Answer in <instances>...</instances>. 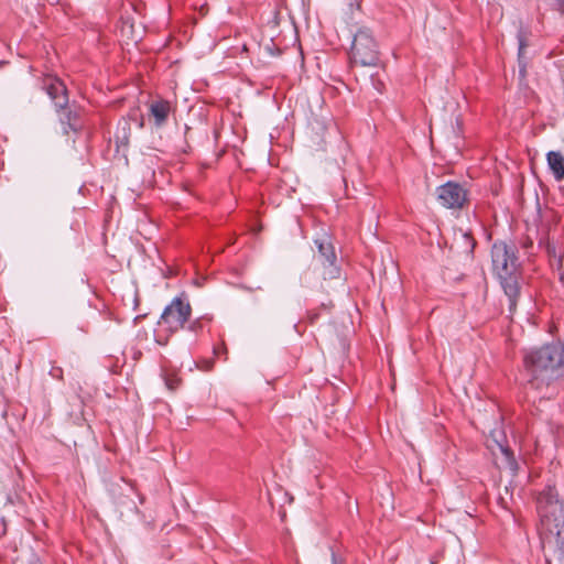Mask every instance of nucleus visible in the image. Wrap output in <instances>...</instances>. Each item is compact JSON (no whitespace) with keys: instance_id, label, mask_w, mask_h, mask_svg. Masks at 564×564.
I'll return each instance as SVG.
<instances>
[{"instance_id":"obj_1","label":"nucleus","mask_w":564,"mask_h":564,"mask_svg":"<svg viewBox=\"0 0 564 564\" xmlns=\"http://www.w3.org/2000/svg\"><path fill=\"white\" fill-rule=\"evenodd\" d=\"M527 388L541 390L564 377V343L555 341L525 352Z\"/></svg>"},{"instance_id":"obj_2","label":"nucleus","mask_w":564,"mask_h":564,"mask_svg":"<svg viewBox=\"0 0 564 564\" xmlns=\"http://www.w3.org/2000/svg\"><path fill=\"white\" fill-rule=\"evenodd\" d=\"M492 270L496 273L505 295L508 297V310L513 314L521 295V263L518 247L513 242L497 240L491 247Z\"/></svg>"},{"instance_id":"obj_3","label":"nucleus","mask_w":564,"mask_h":564,"mask_svg":"<svg viewBox=\"0 0 564 564\" xmlns=\"http://www.w3.org/2000/svg\"><path fill=\"white\" fill-rule=\"evenodd\" d=\"M44 89L52 99L56 112L59 113L64 134H68L69 131H80L83 128L80 111L76 105H69L65 84L58 78H50L45 82Z\"/></svg>"},{"instance_id":"obj_4","label":"nucleus","mask_w":564,"mask_h":564,"mask_svg":"<svg viewBox=\"0 0 564 564\" xmlns=\"http://www.w3.org/2000/svg\"><path fill=\"white\" fill-rule=\"evenodd\" d=\"M349 59L351 65L377 66L379 64V44L369 28L361 26L354 33Z\"/></svg>"},{"instance_id":"obj_5","label":"nucleus","mask_w":564,"mask_h":564,"mask_svg":"<svg viewBox=\"0 0 564 564\" xmlns=\"http://www.w3.org/2000/svg\"><path fill=\"white\" fill-rule=\"evenodd\" d=\"M192 314L191 304L177 296L165 306L163 310L158 325H164L169 332V336L185 328V324L188 322Z\"/></svg>"},{"instance_id":"obj_6","label":"nucleus","mask_w":564,"mask_h":564,"mask_svg":"<svg viewBox=\"0 0 564 564\" xmlns=\"http://www.w3.org/2000/svg\"><path fill=\"white\" fill-rule=\"evenodd\" d=\"M536 506L542 518V522L550 520V518H557L560 509H564V503L558 500V494L554 486L547 485L536 498Z\"/></svg>"},{"instance_id":"obj_7","label":"nucleus","mask_w":564,"mask_h":564,"mask_svg":"<svg viewBox=\"0 0 564 564\" xmlns=\"http://www.w3.org/2000/svg\"><path fill=\"white\" fill-rule=\"evenodd\" d=\"M440 204L446 208H462L467 199L466 189L456 182H447L436 188Z\"/></svg>"},{"instance_id":"obj_8","label":"nucleus","mask_w":564,"mask_h":564,"mask_svg":"<svg viewBox=\"0 0 564 564\" xmlns=\"http://www.w3.org/2000/svg\"><path fill=\"white\" fill-rule=\"evenodd\" d=\"M315 243L318 249V259L324 267V278L338 279L340 269L336 264L337 256L334 246L327 239H316Z\"/></svg>"},{"instance_id":"obj_9","label":"nucleus","mask_w":564,"mask_h":564,"mask_svg":"<svg viewBox=\"0 0 564 564\" xmlns=\"http://www.w3.org/2000/svg\"><path fill=\"white\" fill-rule=\"evenodd\" d=\"M492 441L497 444L501 452V468L510 471L511 476H516L519 469V464L514 457L512 449L505 444L506 435L502 431L494 430L490 432Z\"/></svg>"},{"instance_id":"obj_10","label":"nucleus","mask_w":564,"mask_h":564,"mask_svg":"<svg viewBox=\"0 0 564 564\" xmlns=\"http://www.w3.org/2000/svg\"><path fill=\"white\" fill-rule=\"evenodd\" d=\"M557 508L560 509L557 518H550L543 524L550 534L554 536L555 553L557 558L564 564V509L562 507Z\"/></svg>"},{"instance_id":"obj_11","label":"nucleus","mask_w":564,"mask_h":564,"mask_svg":"<svg viewBox=\"0 0 564 564\" xmlns=\"http://www.w3.org/2000/svg\"><path fill=\"white\" fill-rule=\"evenodd\" d=\"M131 119L132 117H122L117 123L115 132V142L117 151H119L120 149L126 151L129 147L131 137Z\"/></svg>"},{"instance_id":"obj_12","label":"nucleus","mask_w":564,"mask_h":564,"mask_svg":"<svg viewBox=\"0 0 564 564\" xmlns=\"http://www.w3.org/2000/svg\"><path fill=\"white\" fill-rule=\"evenodd\" d=\"M170 110V102L163 99L155 100L150 105V117L154 119L156 127L165 124Z\"/></svg>"},{"instance_id":"obj_13","label":"nucleus","mask_w":564,"mask_h":564,"mask_svg":"<svg viewBox=\"0 0 564 564\" xmlns=\"http://www.w3.org/2000/svg\"><path fill=\"white\" fill-rule=\"evenodd\" d=\"M547 165L556 181L564 178V156L556 151H550L546 154Z\"/></svg>"},{"instance_id":"obj_14","label":"nucleus","mask_w":564,"mask_h":564,"mask_svg":"<svg viewBox=\"0 0 564 564\" xmlns=\"http://www.w3.org/2000/svg\"><path fill=\"white\" fill-rule=\"evenodd\" d=\"M462 242L464 243L465 246V252L467 256H473L474 254V250H475V247L477 245V241L475 240V238L471 236L470 232H463L462 234Z\"/></svg>"},{"instance_id":"obj_15","label":"nucleus","mask_w":564,"mask_h":564,"mask_svg":"<svg viewBox=\"0 0 564 564\" xmlns=\"http://www.w3.org/2000/svg\"><path fill=\"white\" fill-rule=\"evenodd\" d=\"M518 44H519V47H518V58H523L524 57V50L528 46V41H527V37H525V35H524V33L522 31H520L518 33Z\"/></svg>"},{"instance_id":"obj_16","label":"nucleus","mask_w":564,"mask_h":564,"mask_svg":"<svg viewBox=\"0 0 564 564\" xmlns=\"http://www.w3.org/2000/svg\"><path fill=\"white\" fill-rule=\"evenodd\" d=\"M186 328L189 330V332H193L195 334H197L198 332H200L203 329V322L200 318H197L193 322H191Z\"/></svg>"},{"instance_id":"obj_17","label":"nucleus","mask_w":564,"mask_h":564,"mask_svg":"<svg viewBox=\"0 0 564 564\" xmlns=\"http://www.w3.org/2000/svg\"><path fill=\"white\" fill-rule=\"evenodd\" d=\"M551 265L558 272L561 269H564V259L563 254H560L557 258L550 260Z\"/></svg>"},{"instance_id":"obj_18","label":"nucleus","mask_w":564,"mask_h":564,"mask_svg":"<svg viewBox=\"0 0 564 564\" xmlns=\"http://www.w3.org/2000/svg\"><path fill=\"white\" fill-rule=\"evenodd\" d=\"M546 252L551 259L557 258L561 253H557L556 247L550 242L546 243Z\"/></svg>"},{"instance_id":"obj_19","label":"nucleus","mask_w":564,"mask_h":564,"mask_svg":"<svg viewBox=\"0 0 564 564\" xmlns=\"http://www.w3.org/2000/svg\"><path fill=\"white\" fill-rule=\"evenodd\" d=\"M50 375L55 379L62 380L63 369L61 367L53 366L52 369L50 370Z\"/></svg>"},{"instance_id":"obj_20","label":"nucleus","mask_w":564,"mask_h":564,"mask_svg":"<svg viewBox=\"0 0 564 564\" xmlns=\"http://www.w3.org/2000/svg\"><path fill=\"white\" fill-rule=\"evenodd\" d=\"M518 62H519V73L522 77L525 76L527 74V61L523 58H518Z\"/></svg>"},{"instance_id":"obj_21","label":"nucleus","mask_w":564,"mask_h":564,"mask_svg":"<svg viewBox=\"0 0 564 564\" xmlns=\"http://www.w3.org/2000/svg\"><path fill=\"white\" fill-rule=\"evenodd\" d=\"M307 317H308V319H310V323H312V324H313V323H315V322L318 319V317H319V312H318V311H310V312L307 313Z\"/></svg>"},{"instance_id":"obj_22","label":"nucleus","mask_w":564,"mask_h":564,"mask_svg":"<svg viewBox=\"0 0 564 564\" xmlns=\"http://www.w3.org/2000/svg\"><path fill=\"white\" fill-rule=\"evenodd\" d=\"M129 117H132L131 120L138 122L139 128H143V126H144L143 117H140V119H138L137 115H130Z\"/></svg>"},{"instance_id":"obj_23","label":"nucleus","mask_w":564,"mask_h":564,"mask_svg":"<svg viewBox=\"0 0 564 564\" xmlns=\"http://www.w3.org/2000/svg\"><path fill=\"white\" fill-rule=\"evenodd\" d=\"M177 384H178V380L177 379H175V380H166V386H167V388L170 390L176 389Z\"/></svg>"},{"instance_id":"obj_24","label":"nucleus","mask_w":564,"mask_h":564,"mask_svg":"<svg viewBox=\"0 0 564 564\" xmlns=\"http://www.w3.org/2000/svg\"><path fill=\"white\" fill-rule=\"evenodd\" d=\"M533 246V241L530 239V238H527L523 242H522V248L524 249H529Z\"/></svg>"},{"instance_id":"obj_25","label":"nucleus","mask_w":564,"mask_h":564,"mask_svg":"<svg viewBox=\"0 0 564 564\" xmlns=\"http://www.w3.org/2000/svg\"><path fill=\"white\" fill-rule=\"evenodd\" d=\"M155 341L159 344V345H162V346H165L169 341V336L166 338H162L161 336H158Z\"/></svg>"},{"instance_id":"obj_26","label":"nucleus","mask_w":564,"mask_h":564,"mask_svg":"<svg viewBox=\"0 0 564 564\" xmlns=\"http://www.w3.org/2000/svg\"><path fill=\"white\" fill-rule=\"evenodd\" d=\"M499 503L503 507V508H508V503H507V500L505 498V496H502L501 494L499 495Z\"/></svg>"},{"instance_id":"obj_27","label":"nucleus","mask_w":564,"mask_h":564,"mask_svg":"<svg viewBox=\"0 0 564 564\" xmlns=\"http://www.w3.org/2000/svg\"><path fill=\"white\" fill-rule=\"evenodd\" d=\"M558 280L561 284L564 286V268L558 271Z\"/></svg>"},{"instance_id":"obj_28","label":"nucleus","mask_w":564,"mask_h":564,"mask_svg":"<svg viewBox=\"0 0 564 564\" xmlns=\"http://www.w3.org/2000/svg\"><path fill=\"white\" fill-rule=\"evenodd\" d=\"M332 563L333 564H341L334 551H332Z\"/></svg>"},{"instance_id":"obj_29","label":"nucleus","mask_w":564,"mask_h":564,"mask_svg":"<svg viewBox=\"0 0 564 564\" xmlns=\"http://www.w3.org/2000/svg\"><path fill=\"white\" fill-rule=\"evenodd\" d=\"M126 487H127V489L129 491V494L127 495L128 498L130 497V494L134 495V489H133V487L131 485L126 484Z\"/></svg>"},{"instance_id":"obj_30","label":"nucleus","mask_w":564,"mask_h":564,"mask_svg":"<svg viewBox=\"0 0 564 564\" xmlns=\"http://www.w3.org/2000/svg\"><path fill=\"white\" fill-rule=\"evenodd\" d=\"M145 317V314L138 315L134 317V324H137L139 321L143 319Z\"/></svg>"},{"instance_id":"obj_31","label":"nucleus","mask_w":564,"mask_h":564,"mask_svg":"<svg viewBox=\"0 0 564 564\" xmlns=\"http://www.w3.org/2000/svg\"><path fill=\"white\" fill-rule=\"evenodd\" d=\"M330 306H332L330 304H324V303H323V304L321 305V308H322V310H325V311H329V310H330Z\"/></svg>"},{"instance_id":"obj_32","label":"nucleus","mask_w":564,"mask_h":564,"mask_svg":"<svg viewBox=\"0 0 564 564\" xmlns=\"http://www.w3.org/2000/svg\"><path fill=\"white\" fill-rule=\"evenodd\" d=\"M557 4L562 8H564V0H555Z\"/></svg>"},{"instance_id":"obj_33","label":"nucleus","mask_w":564,"mask_h":564,"mask_svg":"<svg viewBox=\"0 0 564 564\" xmlns=\"http://www.w3.org/2000/svg\"><path fill=\"white\" fill-rule=\"evenodd\" d=\"M265 50H267V51H269L271 54H275V53L273 52V48H272V47H270V46H267V47H265Z\"/></svg>"},{"instance_id":"obj_34","label":"nucleus","mask_w":564,"mask_h":564,"mask_svg":"<svg viewBox=\"0 0 564 564\" xmlns=\"http://www.w3.org/2000/svg\"><path fill=\"white\" fill-rule=\"evenodd\" d=\"M134 304H135V306H138V305H139V299H138V297H135V300H134Z\"/></svg>"},{"instance_id":"obj_35","label":"nucleus","mask_w":564,"mask_h":564,"mask_svg":"<svg viewBox=\"0 0 564 564\" xmlns=\"http://www.w3.org/2000/svg\"><path fill=\"white\" fill-rule=\"evenodd\" d=\"M505 491H506V494L509 492V487L508 486L505 487Z\"/></svg>"},{"instance_id":"obj_36","label":"nucleus","mask_w":564,"mask_h":564,"mask_svg":"<svg viewBox=\"0 0 564 564\" xmlns=\"http://www.w3.org/2000/svg\"><path fill=\"white\" fill-rule=\"evenodd\" d=\"M130 501H131L132 506L135 507L134 500L132 498L130 499Z\"/></svg>"}]
</instances>
